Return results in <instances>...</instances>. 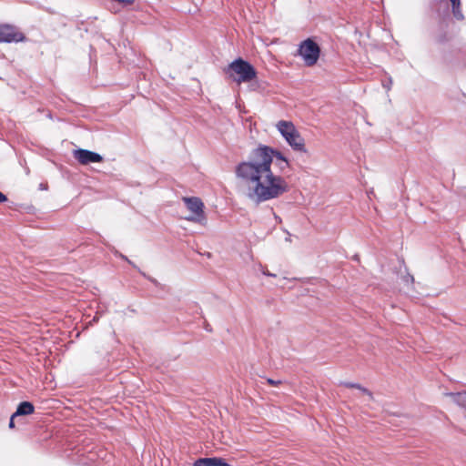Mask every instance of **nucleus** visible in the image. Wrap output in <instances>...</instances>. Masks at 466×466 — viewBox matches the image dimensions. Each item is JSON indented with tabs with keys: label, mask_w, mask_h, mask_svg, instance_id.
<instances>
[{
	"label": "nucleus",
	"mask_w": 466,
	"mask_h": 466,
	"mask_svg": "<svg viewBox=\"0 0 466 466\" xmlns=\"http://www.w3.org/2000/svg\"><path fill=\"white\" fill-rule=\"evenodd\" d=\"M383 86L387 89V90H390L391 88V86H392V79L390 77L388 82L386 83H383L382 84Z\"/></svg>",
	"instance_id": "obj_14"
},
{
	"label": "nucleus",
	"mask_w": 466,
	"mask_h": 466,
	"mask_svg": "<svg viewBox=\"0 0 466 466\" xmlns=\"http://www.w3.org/2000/svg\"><path fill=\"white\" fill-rule=\"evenodd\" d=\"M34 411L35 407L31 402L23 401L18 405L16 411L14 413V416L29 415L32 414Z\"/></svg>",
	"instance_id": "obj_10"
},
{
	"label": "nucleus",
	"mask_w": 466,
	"mask_h": 466,
	"mask_svg": "<svg viewBox=\"0 0 466 466\" xmlns=\"http://www.w3.org/2000/svg\"><path fill=\"white\" fill-rule=\"evenodd\" d=\"M452 13L457 19L461 20L463 18L462 12L461 10V5H459L458 7H452Z\"/></svg>",
	"instance_id": "obj_12"
},
{
	"label": "nucleus",
	"mask_w": 466,
	"mask_h": 466,
	"mask_svg": "<svg viewBox=\"0 0 466 466\" xmlns=\"http://www.w3.org/2000/svg\"><path fill=\"white\" fill-rule=\"evenodd\" d=\"M277 128L293 150L307 152L304 138L292 122L281 120L277 124Z\"/></svg>",
	"instance_id": "obj_3"
},
{
	"label": "nucleus",
	"mask_w": 466,
	"mask_h": 466,
	"mask_svg": "<svg viewBox=\"0 0 466 466\" xmlns=\"http://www.w3.org/2000/svg\"><path fill=\"white\" fill-rule=\"evenodd\" d=\"M402 279H403V281L406 283H413V281H414L413 277L409 274H407L406 276H403Z\"/></svg>",
	"instance_id": "obj_13"
},
{
	"label": "nucleus",
	"mask_w": 466,
	"mask_h": 466,
	"mask_svg": "<svg viewBox=\"0 0 466 466\" xmlns=\"http://www.w3.org/2000/svg\"><path fill=\"white\" fill-rule=\"evenodd\" d=\"M183 201L187 209L192 213L190 216L187 217L186 219L192 222L205 224L206 218L204 216V204L200 198L196 197L183 198Z\"/></svg>",
	"instance_id": "obj_4"
},
{
	"label": "nucleus",
	"mask_w": 466,
	"mask_h": 466,
	"mask_svg": "<svg viewBox=\"0 0 466 466\" xmlns=\"http://www.w3.org/2000/svg\"><path fill=\"white\" fill-rule=\"evenodd\" d=\"M268 382L269 384H271V385H277V384H279V381H275V380H270V379H269V380H268Z\"/></svg>",
	"instance_id": "obj_19"
},
{
	"label": "nucleus",
	"mask_w": 466,
	"mask_h": 466,
	"mask_svg": "<svg viewBox=\"0 0 466 466\" xmlns=\"http://www.w3.org/2000/svg\"><path fill=\"white\" fill-rule=\"evenodd\" d=\"M194 466H230L223 459L213 458H201L194 462Z\"/></svg>",
	"instance_id": "obj_8"
},
{
	"label": "nucleus",
	"mask_w": 466,
	"mask_h": 466,
	"mask_svg": "<svg viewBox=\"0 0 466 466\" xmlns=\"http://www.w3.org/2000/svg\"><path fill=\"white\" fill-rule=\"evenodd\" d=\"M262 273H263L264 275H266V276H268V277H276V275H275V274L270 273V272H269V271H268V270H263V271H262Z\"/></svg>",
	"instance_id": "obj_17"
},
{
	"label": "nucleus",
	"mask_w": 466,
	"mask_h": 466,
	"mask_svg": "<svg viewBox=\"0 0 466 466\" xmlns=\"http://www.w3.org/2000/svg\"><path fill=\"white\" fill-rule=\"evenodd\" d=\"M15 417H16V416H14V414L11 416V419H10V421H9V427H10V428H14V427H15V422H14V420H15Z\"/></svg>",
	"instance_id": "obj_16"
},
{
	"label": "nucleus",
	"mask_w": 466,
	"mask_h": 466,
	"mask_svg": "<svg viewBox=\"0 0 466 466\" xmlns=\"http://www.w3.org/2000/svg\"><path fill=\"white\" fill-rule=\"evenodd\" d=\"M341 385L347 388H353L359 390L361 393L367 395L369 397V400H372L373 396L372 393L366 388L362 387L360 384L358 383H351V382H341Z\"/></svg>",
	"instance_id": "obj_11"
},
{
	"label": "nucleus",
	"mask_w": 466,
	"mask_h": 466,
	"mask_svg": "<svg viewBox=\"0 0 466 466\" xmlns=\"http://www.w3.org/2000/svg\"><path fill=\"white\" fill-rule=\"evenodd\" d=\"M274 157L281 161L280 169L289 167L282 153L264 145L254 148L248 160L236 167V176L246 185L248 199L256 205L279 198L289 190L287 180L272 171Z\"/></svg>",
	"instance_id": "obj_1"
},
{
	"label": "nucleus",
	"mask_w": 466,
	"mask_h": 466,
	"mask_svg": "<svg viewBox=\"0 0 466 466\" xmlns=\"http://www.w3.org/2000/svg\"><path fill=\"white\" fill-rule=\"evenodd\" d=\"M6 197L2 192H0V203L6 201Z\"/></svg>",
	"instance_id": "obj_18"
},
{
	"label": "nucleus",
	"mask_w": 466,
	"mask_h": 466,
	"mask_svg": "<svg viewBox=\"0 0 466 466\" xmlns=\"http://www.w3.org/2000/svg\"><path fill=\"white\" fill-rule=\"evenodd\" d=\"M445 396L449 397L459 407L466 410V390L459 392H447Z\"/></svg>",
	"instance_id": "obj_9"
},
{
	"label": "nucleus",
	"mask_w": 466,
	"mask_h": 466,
	"mask_svg": "<svg viewBox=\"0 0 466 466\" xmlns=\"http://www.w3.org/2000/svg\"><path fill=\"white\" fill-rule=\"evenodd\" d=\"M24 39V35L16 31L15 27L8 25H0V42H20Z\"/></svg>",
	"instance_id": "obj_7"
},
{
	"label": "nucleus",
	"mask_w": 466,
	"mask_h": 466,
	"mask_svg": "<svg viewBox=\"0 0 466 466\" xmlns=\"http://www.w3.org/2000/svg\"><path fill=\"white\" fill-rule=\"evenodd\" d=\"M74 157L82 165L102 162L103 157L98 153L87 149H76L73 152Z\"/></svg>",
	"instance_id": "obj_6"
},
{
	"label": "nucleus",
	"mask_w": 466,
	"mask_h": 466,
	"mask_svg": "<svg viewBox=\"0 0 466 466\" xmlns=\"http://www.w3.org/2000/svg\"><path fill=\"white\" fill-rule=\"evenodd\" d=\"M451 3V5L452 7H458L459 5H461V0H450Z\"/></svg>",
	"instance_id": "obj_15"
},
{
	"label": "nucleus",
	"mask_w": 466,
	"mask_h": 466,
	"mask_svg": "<svg viewBox=\"0 0 466 466\" xmlns=\"http://www.w3.org/2000/svg\"><path fill=\"white\" fill-rule=\"evenodd\" d=\"M299 54L303 57L307 66L315 65L319 56V47L310 39L305 40L299 46Z\"/></svg>",
	"instance_id": "obj_5"
},
{
	"label": "nucleus",
	"mask_w": 466,
	"mask_h": 466,
	"mask_svg": "<svg viewBox=\"0 0 466 466\" xmlns=\"http://www.w3.org/2000/svg\"><path fill=\"white\" fill-rule=\"evenodd\" d=\"M227 73L233 81L238 84L250 82L257 76L254 66L242 58H238L231 62L228 67Z\"/></svg>",
	"instance_id": "obj_2"
}]
</instances>
